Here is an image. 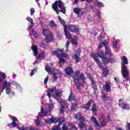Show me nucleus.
Returning a JSON list of instances; mask_svg holds the SVG:
<instances>
[{
  "label": "nucleus",
  "mask_w": 130,
  "mask_h": 130,
  "mask_svg": "<svg viewBox=\"0 0 130 130\" xmlns=\"http://www.w3.org/2000/svg\"><path fill=\"white\" fill-rule=\"evenodd\" d=\"M68 100L70 101V102H74V101H76V96L74 94V93H73V92H71L69 96V99Z\"/></svg>",
  "instance_id": "26"
},
{
  "label": "nucleus",
  "mask_w": 130,
  "mask_h": 130,
  "mask_svg": "<svg viewBox=\"0 0 130 130\" xmlns=\"http://www.w3.org/2000/svg\"><path fill=\"white\" fill-rule=\"evenodd\" d=\"M47 114H48V112H45V111L43 108H41V113H39V116L40 117H44L45 116H46Z\"/></svg>",
  "instance_id": "25"
},
{
  "label": "nucleus",
  "mask_w": 130,
  "mask_h": 130,
  "mask_svg": "<svg viewBox=\"0 0 130 130\" xmlns=\"http://www.w3.org/2000/svg\"><path fill=\"white\" fill-rule=\"evenodd\" d=\"M40 123H42V124H44V123L42 122H41L40 120L39 119H37L36 120V124L37 125H39Z\"/></svg>",
  "instance_id": "44"
},
{
  "label": "nucleus",
  "mask_w": 130,
  "mask_h": 130,
  "mask_svg": "<svg viewBox=\"0 0 130 130\" xmlns=\"http://www.w3.org/2000/svg\"><path fill=\"white\" fill-rule=\"evenodd\" d=\"M58 7L60 9V12L63 13V14H66V7L63 6V3L61 0H58L55 1L54 3L52 4V8L53 10L56 12V13L58 15L59 12L58 11Z\"/></svg>",
  "instance_id": "3"
},
{
  "label": "nucleus",
  "mask_w": 130,
  "mask_h": 130,
  "mask_svg": "<svg viewBox=\"0 0 130 130\" xmlns=\"http://www.w3.org/2000/svg\"><path fill=\"white\" fill-rule=\"evenodd\" d=\"M60 105L61 107L60 109V113L63 115L65 109H68V104L65 101H61Z\"/></svg>",
  "instance_id": "10"
},
{
  "label": "nucleus",
  "mask_w": 130,
  "mask_h": 130,
  "mask_svg": "<svg viewBox=\"0 0 130 130\" xmlns=\"http://www.w3.org/2000/svg\"><path fill=\"white\" fill-rule=\"evenodd\" d=\"M96 54L99 57L102 58L105 66H107V64H109V63H114V62H116V60L113 58V56H110L109 58L108 57H104V52L101 50L98 51Z\"/></svg>",
  "instance_id": "4"
},
{
  "label": "nucleus",
  "mask_w": 130,
  "mask_h": 130,
  "mask_svg": "<svg viewBox=\"0 0 130 130\" xmlns=\"http://www.w3.org/2000/svg\"><path fill=\"white\" fill-rule=\"evenodd\" d=\"M102 99L104 103L105 104H107V105H110L113 103L112 99L109 96H106V94H104V95H103Z\"/></svg>",
  "instance_id": "14"
},
{
  "label": "nucleus",
  "mask_w": 130,
  "mask_h": 130,
  "mask_svg": "<svg viewBox=\"0 0 130 130\" xmlns=\"http://www.w3.org/2000/svg\"><path fill=\"white\" fill-rule=\"evenodd\" d=\"M32 32H33V34L35 36V37H37V36H38V32L34 31V30H32Z\"/></svg>",
  "instance_id": "53"
},
{
  "label": "nucleus",
  "mask_w": 130,
  "mask_h": 130,
  "mask_svg": "<svg viewBox=\"0 0 130 130\" xmlns=\"http://www.w3.org/2000/svg\"><path fill=\"white\" fill-rule=\"evenodd\" d=\"M46 71H47V72H52V71H54L52 67H50V68L49 67H47L46 66L45 67Z\"/></svg>",
  "instance_id": "38"
},
{
  "label": "nucleus",
  "mask_w": 130,
  "mask_h": 130,
  "mask_svg": "<svg viewBox=\"0 0 130 130\" xmlns=\"http://www.w3.org/2000/svg\"><path fill=\"white\" fill-rule=\"evenodd\" d=\"M122 104H123V99H121V100H119V106H120V105H122Z\"/></svg>",
  "instance_id": "59"
},
{
  "label": "nucleus",
  "mask_w": 130,
  "mask_h": 130,
  "mask_svg": "<svg viewBox=\"0 0 130 130\" xmlns=\"http://www.w3.org/2000/svg\"><path fill=\"white\" fill-rule=\"evenodd\" d=\"M95 14L97 16V17L99 18V19L101 18V15L99 11H96V12H95Z\"/></svg>",
  "instance_id": "48"
},
{
  "label": "nucleus",
  "mask_w": 130,
  "mask_h": 130,
  "mask_svg": "<svg viewBox=\"0 0 130 130\" xmlns=\"http://www.w3.org/2000/svg\"><path fill=\"white\" fill-rule=\"evenodd\" d=\"M95 6H98V7H101V8L104 7L103 3H102L101 2H98L95 3Z\"/></svg>",
  "instance_id": "43"
},
{
  "label": "nucleus",
  "mask_w": 130,
  "mask_h": 130,
  "mask_svg": "<svg viewBox=\"0 0 130 130\" xmlns=\"http://www.w3.org/2000/svg\"><path fill=\"white\" fill-rule=\"evenodd\" d=\"M30 12L31 16H33V15H34V14L35 13V8H31V9H30Z\"/></svg>",
  "instance_id": "49"
},
{
  "label": "nucleus",
  "mask_w": 130,
  "mask_h": 130,
  "mask_svg": "<svg viewBox=\"0 0 130 130\" xmlns=\"http://www.w3.org/2000/svg\"><path fill=\"white\" fill-rule=\"evenodd\" d=\"M115 81H116V83H119L120 80L119 77H114Z\"/></svg>",
  "instance_id": "52"
},
{
  "label": "nucleus",
  "mask_w": 130,
  "mask_h": 130,
  "mask_svg": "<svg viewBox=\"0 0 130 130\" xmlns=\"http://www.w3.org/2000/svg\"><path fill=\"white\" fill-rule=\"evenodd\" d=\"M77 107H78L77 104H73V105L71 108V110H72V111H75V110L76 109V108Z\"/></svg>",
  "instance_id": "37"
},
{
  "label": "nucleus",
  "mask_w": 130,
  "mask_h": 130,
  "mask_svg": "<svg viewBox=\"0 0 130 130\" xmlns=\"http://www.w3.org/2000/svg\"><path fill=\"white\" fill-rule=\"evenodd\" d=\"M43 57H44V54L43 52H41L38 56V59H40V58H43Z\"/></svg>",
  "instance_id": "42"
},
{
  "label": "nucleus",
  "mask_w": 130,
  "mask_h": 130,
  "mask_svg": "<svg viewBox=\"0 0 130 130\" xmlns=\"http://www.w3.org/2000/svg\"><path fill=\"white\" fill-rule=\"evenodd\" d=\"M127 129H130V123H128L127 124Z\"/></svg>",
  "instance_id": "64"
},
{
  "label": "nucleus",
  "mask_w": 130,
  "mask_h": 130,
  "mask_svg": "<svg viewBox=\"0 0 130 130\" xmlns=\"http://www.w3.org/2000/svg\"><path fill=\"white\" fill-rule=\"evenodd\" d=\"M92 103H93V100H90V101H89L87 103V104H86L85 105H83L82 106V108L83 109H85V110H89V109L91 107Z\"/></svg>",
  "instance_id": "18"
},
{
  "label": "nucleus",
  "mask_w": 130,
  "mask_h": 130,
  "mask_svg": "<svg viewBox=\"0 0 130 130\" xmlns=\"http://www.w3.org/2000/svg\"><path fill=\"white\" fill-rule=\"evenodd\" d=\"M91 56L92 58L94 59L96 63H97L99 67L101 68V69H103L104 70L103 76H104V77H106L107 76H108L109 73L108 69H107V68H105L102 62H101L99 58H98V56L95 55V54H91Z\"/></svg>",
  "instance_id": "5"
},
{
  "label": "nucleus",
  "mask_w": 130,
  "mask_h": 130,
  "mask_svg": "<svg viewBox=\"0 0 130 130\" xmlns=\"http://www.w3.org/2000/svg\"><path fill=\"white\" fill-rule=\"evenodd\" d=\"M72 128L75 130H78V127L76 126V125H72Z\"/></svg>",
  "instance_id": "61"
},
{
  "label": "nucleus",
  "mask_w": 130,
  "mask_h": 130,
  "mask_svg": "<svg viewBox=\"0 0 130 130\" xmlns=\"http://www.w3.org/2000/svg\"><path fill=\"white\" fill-rule=\"evenodd\" d=\"M59 22L64 26V32H65V26H66V22L63 19H62L60 15L58 16Z\"/></svg>",
  "instance_id": "29"
},
{
  "label": "nucleus",
  "mask_w": 130,
  "mask_h": 130,
  "mask_svg": "<svg viewBox=\"0 0 130 130\" xmlns=\"http://www.w3.org/2000/svg\"><path fill=\"white\" fill-rule=\"evenodd\" d=\"M6 75L4 72L0 73V88L1 87V84L3 83L4 79L6 78Z\"/></svg>",
  "instance_id": "23"
},
{
  "label": "nucleus",
  "mask_w": 130,
  "mask_h": 130,
  "mask_svg": "<svg viewBox=\"0 0 130 130\" xmlns=\"http://www.w3.org/2000/svg\"><path fill=\"white\" fill-rule=\"evenodd\" d=\"M68 54L67 53H65L64 52H62L61 53V56L64 57H67Z\"/></svg>",
  "instance_id": "55"
},
{
  "label": "nucleus",
  "mask_w": 130,
  "mask_h": 130,
  "mask_svg": "<svg viewBox=\"0 0 130 130\" xmlns=\"http://www.w3.org/2000/svg\"><path fill=\"white\" fill-rule=\"evenodd\" d=\"M73 11L75 14H77L78 16H81L84 15L85 13V9H83V8H78V7H75L73 9Z\"/></svg>",
  "instance_id": "11"
},
{
  "label": "nucleus",
  "mask_w": 130,
  "mask_h": 130,
  "mask_svg": "<svg viewBox=\"0 0 130 130\" xmlns=\"http://www.w3.org/2000/svg\"><path fill=\"white\" fill-rule=\"evenodd\" d=\"M62 129L63 130L68 129V125H67V123H63Z\"/></svg>",
  "instance_id": "45"
},
{
  "label": "nucleus",
  "mask_w": 130,
  "mask_h": 130,
  "mask_svg": "<svg viewBox=\"0 0 130 130\" xmlns=\"http://www.w3.org/2000/svg\"><path fill=\"white\" fill-rule=\"evenodd\" d=\"M50 26L52 28H56L57 25H56L55 21L51 20L50 22Z\"/></svg>",
  "instance_id": "32"
},
{
  "label": "nucleus",
  "mask_w": 130,
  "mask_h": 130,
  "mask_svg": "<svg viewBox=\"0 0 130 130\" xmlns=\"http://www.w3.org/2000/svg\"><path fill=\"white\" fill-rule=\"evenodd\" d=\"M43 34L45 37V40L46 42H51L54 40V34L50 32L48 29H43Z\"/></svg>",
  "instance_id": "7"
},
{
  "label": "nucleus",
  "mask_w": 130,
  "mask_h": 130,
  "mask_svg": "<svg viewBox=\"0 0 130 130\" xmlns=\"http://www.w3.org/2000/svg\"><path fill=\"white\" fill-rule=\"evenodd\" d=\"M88 77L91 82V85L92 86V88L94 89V92H95L96 90H98V86H97L96 84H95V82L94 79H93L92 77H91V76L89 75V76H88Z\"/></svg>",
  "instance_id": "17"
},
{
  "label": "nucleus",
  "mask_w": 130,
  "mask_h": 130,
  "mask_svg": "<svg viewBox=\"0 0 130 130\" xmlns=\"http://www.w3.org/2000/svg\"><path fill=\"white\" fill-rule=\"evenodd\" d=\"M17 127L19 130H27L28 129V127H25L24 125H23L21 127H20V126H18ZM29 130H35V128H29Z\"/></svg>",
  "instance_id": "33"
},
{
  "label": "nucleus",
  "mask_w": 130,
  "mask_h": 130,
  "mask_svg": "<svg viewBox=\"0 0 130 130\" xmlns=\"http://www.w3.org/2000/svg\"><path fill=\"white\" fill-rule=\"evenodd\" d=\"M58 123V125H54L52 128V130H61L60 123Z\"/></svg>",
  "instance_id": "31"
},
{
  "label": "nucleus",
  "mask_w": 130,
  "mask_h": 130,
  "mask_svg": "<svg viewBox=\"0 0 130 130\" xmlns=\"http://www.w3.org/2000/svg\"><path fill=\"white\" fill-rule=\"evenodd\" d=\"M117 45H118V43L116 41H115L114 42V44H113V46L114 47H115V48H116V47H117Z\"/></svg>",
  "instance_id": "58"
},
{
  "label": "nucleus",
  "mask_w": 130,
  "mask_h": 130,
  "mask_svg": "<svg viewBox=\"0 0 130 130\" xmlns=\"http://www.w3.org/2000/svg\"><path fill=\"white\" fill-rule=\"evenodd\" d=\"M48 80H49V75H47V77H46L44 80L45 84H47Z\"/></svg>",
  "instance_id": "50"
},
{
  "label": "nucleus",
  "mask_w": 130,
  "mask_h": 130,
  "mask_svg": "<svg viewBox=\"0 0 130 130\" xmlns=\"http://www.w3.org/2000/svg\"><path fill=\"white\" fill-rule=\"evenodd\" d=\"M63 49H61V48H58L57 50H54L52 52V54L53 55H56L59 58V63L60 64H61L62 63L64 64V63H66L67 62V61L64 58H62V59L60 58L61 54L59 53V52H63Z\"/></svg>",
  "instance_id": "8"
},
{
  "label": "nucleus",
  "mask_w": 130,
  "mask_h": 130,
  "mask_svg": "<svg viewBox=\"0 0 130 130\" xmlns=\"http://www.w3.org/2000/svg\"><path fill=\"white\" fill-rule=\"evenodd\" d=\"M6 83H7V82H6V80L3 82V87H2V90H1V92H3L4 89L6 88Z\"/></svg>",
  "instance_id": "41"
},
{
  "label": "nucleus",
  "mask_w": 130,
  "mask_h": 130,
  "mask_svg": "<svg viewBox=\"0 0 130 130\" xmlns=\"http://www.w3.org/2000/svg\"><path fill=\"white\" fill-rule=\"evenodd\" d=\"M53 107H54L53 104H51V105H49L48 108H49V111L52 110V108H53Z\"/></svg>",
  "instance_id": "54"
},
{
  "label": "nucleus",
  "mask_w": 130,
  "mask_h": 130,
  "mask_svg": "<svg viewBox=\"0 0 130 130\" xmlns=\"http://www.w3.org/2000/svg\"><path fill=\"white\" fill-rule=\"evenodd\" d=\"M55 89H56V87H55V86L50 88V94H51V92H54Z\"/></svg>",
  "instance_id": "51"
},
{
  "label": "nucleus",
  "mask_w": 130,
  "mask_h": 130,
  "mask_svg": "<svg viewBox=\"0 0 130 130\" xmlns=\"http://www.w3.org/2000/svg\"><path fill=\"white\" fill-rule=\"evenodd\" d=\"M40 47L45 49L46 48V44H45L44 42H41V43H40Z\"/></svg>",
  "instance_id": "46"
},
{
  "label": "nucleus",
  "mask_w": 130,
  "mask_h": 130,
  "mask_svg": "<svg viewBox=\"0 0 130 130\" xmlns=\"http://www.w3.org/2000/svg\"><path fill=\"white\" fill-rule=\"evenodd\" d=\"M65 72L68 75H72L74 73V69L71 66H68L65 69Z\"/></svg>",
  "instance_id": "19"
},
{
  "label": "nucleus",
  "mask_w": 130,
  "mask_h": 130,
  "mask_svg": "<svg viewBox=\"0 0 130 130\" xmlns=\"http://www.w3.org/2000/svg\"><path fill=\"white\" fill-rule=\"evenodd\" d=\"M31 50H32L34 52V55L35 56H37L38 54V47L37 45H32L31 47Z\"/></svg>",
  "instance_id": "21"
},
{
  "label": "nucleus",
  "mask_w": 130,
  "mask_h": 130,
  "mask_svg": "<svg viewBox=\"0 0 130 130\" xmlns=\"http://www.w3.org/2000/svg\"><path fill=\"white\" fill-rule=\"evenodd\" d=\"M56 74H57V75H61V72H60V71H57Z\"/></svg>",
  "instance_id": "63"
},
{
  "label": "nucleus",
  "mask_w": 130,
  "mask_h": 130,
  "mask_svg": "<svg viewBox=\"0 0 130 130\" xmlns=\"http://www.w3.org/2000/svg\"><path fill=\"white\" fill-rule=\"evenodd\" d=\"M51 89L50 88L49 89H48V91H47V95L48 96L50 97L51 96Z\"/></svg>",
  "instance_id": "57"
},
{
  "label": "nucleus",
  "mask_w": 130,
  "mask_h": 130,
  "mask_svg": "<svg viewBox=\"0 0 130 130\" xmlns=\"http://www.w3.org/2000/svg\"><path fill=\"white\" fill-rule=\"evenodd\" d=\"M79 122L78 123L79 126L80 127L81 129H82L85 127V118L83 116H80L79 117Z\"/></svg>",
  "instance_id": "13"
},
{
  "label": "nucleus",
  "mask_w": 130,
  "mask_h": 130,
  "mask_svg": "<svg viewBox=\"0 0 130 130\" xmlns=\"http://www.w3.org/2000/svg\"><path fill=\"white\" fill-rule=\"evenodd\" d=\"M68 29L71 31V32H79V29L76 26V25H69Z\"/></svg>",
  "instance_id": "15"
},
{
  "label": "nucleus",
  "mask_w": 130,
  "mask_h": 130,
  "mask_svg": "<svg viewBox=\"0 0 130 130\" xmlns=\"http://www.w3.org/2000/svg\"><path fill=\"white\" fill-rule=\"evenodd\" d=\"M111 82L109 81H106L105 86H103L104 90L106 92H110L111 91Z\"/></svg>",
  "instance_id": "12"
},
{
  "label": "nucleus",
  "mask_w": 130,
  "mask_h": 130,
  "mask_svg": "<svg viewBox=\"0 0 130 130\" xmlns=\"http://www.w3.org/2000/svg\"><path fill=\"white\" fill-rule=\"evenodd\" d=\"M121 60V73L123 78L129 76V71L126 64H128V60L126 56H122Z\"/></svg>",
  "instance_id": "2"
},
{
  "label": "nucleus",
  "mask_w": 130,
  "mask_h": 130,
  "mask_svg": "<svg viewBox=\"0 0 130 130\" xmlns=\"http://www.w3.org/2000/svg\"><path fill=\"white\" fill-rule=\"evenodd\" d=\"M58 118H53V117H52L50 119L48 118L47 120H45L46 123H53V122H58Z\"/></svg>",
  "instance_id": "16"
},
{
  "label": "nucleus",
  "mask_w": 130,
  "mask_h": 130,
  "mask_svg": "<svg viewBox=\"0 0 130 130\" xmlns=\"http://www.w3.org/2000/svg\"><path fill=\"white\" fill-rule=\"evenodd\" d=\"M12 118L13 119V121L12 122H11V123H10V124H11L12 126L15 127V126H17V121L18 120V119H17L16 117H12Z\"/></svg>",
  "instance_id": "28"
},
{
  "label": "nucleus",
  "mask_w": 130,
  "mask_h": 130,
  "mask_svg": "<svg viewBox=\"0 0 130 130\" xmlns=\"http://www.w3.org/2000/svg\"><path fill=\"white\" fill-rule=\"evenodd\" d=\"M75 117L76 119H79V116L78 114H76L75 115Z\"/></svg>",
  "instance_id": "62"
},
{
  "label": "nucleus",
  "mask_w": 130,
  "mask_h": 130,
  "mask_svg": "<svg viewBox=\"0 0 130 130\" xmlns=\"http://www.w3.org/2000/svg\"><path fill=\"white\" fill-rule=\"evenodd\" d=\"M53 74V81H56L57 79V73L52 72Z\"/></svg>",
  "instance_id": "36"
},
{
  "label": "nucleus",
  "mask_w": 130,
  "mask_h": 130,
  "mask_svg": "<svg viewBox=\"0 0 130 130\" xmlns=\"http://www.w3.org/2000/svg\"><path fill=\"white\" fill-rule=\"evenodd\" d=\"M58 122H59V125H61V123L64 121V119H63V118H58Z\"/></svg>",
  "instance_id": "47"
},
{
  "label": "nucleus",
  "mask_w": 130,
  "mask_h": 130,
  "mask_svg": "<svg viewBox=\"0 0 130 130\" xmlns=\"http://www.w3.org/2000/svg\"><path fill=\"white\" fill-rule=\"evenodd\" d=\"M6 93L7 94H10L11 92V83L10 82H8L7 80H6Z\"/></svg>",
  "instance_id": "20"
},
{
  "label": "nucleus",
  "mask_w": 130,
  "mask_h": 130,
  "mask_svg": "<svg viewBox=\"0 0 130 130\" xmlns=\"http://www.w3.org/2000/svg\"><path fill=\"white\" fill-rule=\"evenodd\" d=\"M68 29H69L68 26L66 25L64 28V34L66 37H68L69 39H71V38H72V35H71V33H70L69 31L68 30Z\"/></svg>",
  "instance_id": "22"
},
{
  "label": "nucleus",
  "mask_w": 130,
  "mask_h": 130,
  "mask_svg": "<svg viewBox=\"0 0 130 130\" xmlns=\"http://www.w3.org/2000/svg\"><path fill=\"white\" fill-rule=\"evenodd\" d=\"M71 42H72V44H74L75 45H77V44H78L77 40L74 38H72L71 39Z\"/></svg>",
  "instance_id": "39"
},
{
  "label": "nucleus",
  "mask_w": 130,
  "mask_h": 130,
  "mask_svg": "<svg viewBox=\"0 0 130 130\" xmlns=\"http://www.w3.org/2000/svg\"><path fill=\"white\" fill-rule=\"evenodd\" d=\"M70 42L69 41H67L66 44V47L67 48H68L69 45H70Z\"/></svg>",
  "instance_id": "56"
},
{
  "label": "nucleus",
  "mask_w": 130,
  "mask_h": 130,
  "mask_svg": "<svg viewBox=\"0 0 130 130\" xmlns=\"http://www.w3.org/2000/svg\"><path fill=\"white\" fill-rule=\"evenodd\" d=\"M73 78L74 79V83L76 84V88L78 90H81L82 83H80L79 81L80 80H81L83 83H85L86 80L85 74H84V73L80 74V71H79V70H76L74 75L73 76Z\"/></svg>",
  "instance_id": "1"
},
{
  "label": "nucleus",
  "mask_w": 130,
  "mask_h": 130,
  "mask_svg": "<svg viewBox=\"0 0 130 130\" xmlns=\"http://www.w3.org/2000/svg\"><path fill=\"white\" fill-rule=\"evenodd\" d=\"M107 124V122L105 120V119H103V121L101 122V126H105Z\"/></svg>",
  "instance_id": "40"
},
{
  "label": "nucleus",
  "mask_w": 130,
  "mask_h": 130,
  "mask_svg": "<svg viewBox=\"0 0 130 130\" xmlns=\"http://www.w3.org/2000/svg\"><path fill=\"white\" fill-rule=\"evenodd\" d=\"M91 121H92L95 126H100V123L97 121L96 118L95 117H92L91 118Z\"/></svg>",
  "instance_id": "27"
},
{
  "label": "nucleus",
  "mask_w": 130,
  "mask_h": 130,
  "mask_svg": "<svg viewBox=\"0 0 130 130\" xmlns=\"http://www.w3.org/2000/svg\"><path fill=\"white\" fill-rule=\"evenodd\" d=\"M26 19L27 20V21H29L30 22V23L31 24V27H33V26L34 25L33 19H32L30 17H27L26 18Z\"/></svg>",
  "instance_id": "34"
},
{
  "label": "nucleus",
  "mask_w": 130,
  "mask_h": 130,
  "mask_svg": "<svg viewBox=\"0 0 130 130\" xmlns=\"http://www.w3.org/2000/svg\"><path fill=\"white\" fill-rule=\"evenodd\" d=\"M81 48H78L77 50V53H75L74 55L72 56V58L75 60L76 63H78V62H80V60H81V58H80V56L81 53Z\"/></svg>",
  "instance_id": "9"
},
{
  "label": "nucleus",
  "mask_w": 130,
  "mask_h": 130,
  "mask_svg": "<svg viewBox=\"0 0 130 130\" xmlns=\"http://www.w3.org/2000/svg\"><path fill=\"white\" fill-rule=\"evenodd\" d=\"M123 110H128L129 109V106L128 104H124L122 107Z\"/></svg>",
  "instance_id": "35"
},
{
  "label": "nucleus",
  "mask_w": 130,
  "mask_h": 130,
  "mask_svg": "<svg viewBox=\"0 0 130 130\" xmlns=\"http://www.w3.org/2000/svg\"><path fill=\"white\" fill-rule=\"evenodd\" d=\"M103 45H104L105 47V53L104 54V57H107V55H109V58L110 56H114V54H113L112 52H111V49L109 48L108 46V42L107 41H104V42H102L99 45V48L101 49L103 47Z\"/></svg>",
  "instance_id": "6"
},
{
  "label": "nucleus",
  "mask_w": 130,
  "mask_h": 130,
  "mask_svg": "<svg viewBox=\"0 0 130 130\" xmlns=\"http://www.w3.org/2000/svg\"><path fill=\"white\" fill-rule=\"evenodd\" d=\"M91 111L94 113V115H96V112L97 111V106L96 104H93L91 108Z\"/></svg>",
  "instance_id": "30"
},
{
  "label": "nucleus",
  "mask_w": 130,
  "mask_h": 130,
  "mask_svg": "<svg viewBox=\"0 0 130 130\" xmlns=\"http://www.w3.org/2000/svg\"><path fill=\"white\" fill-rule=\"evenodd\" d=\"M60 91H59V90H58V89H55V96L54 98L55 99H56V100H57V101H58V100H59L60 98Z\"/></svg>",
  "instance_id": "24"
},
{
  "label": "nucleus",
  "mask_w": 130,
  "mask_h": 130,
  "mask_svg": "<svg viewBox=\"0 0 130 130\" xmlns=\"http://www.w3.org/2000/svg\"><path fill=\"white\" fill-rule=\"evenodd\" d=\"M34 74H35V70L34 69H32L31 71L30 72V75L32 76L34 75Z\"/></svg>",
  "instance_id": "60"
}]
</instances>
